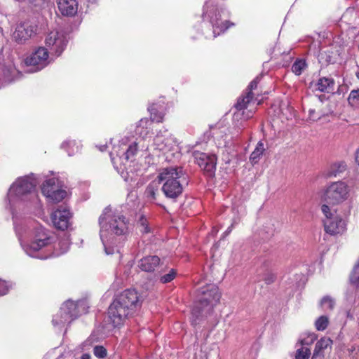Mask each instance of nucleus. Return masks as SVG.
<instances>
[{
    "mask_svg": "<svg viewBox=\"0 0 359 359\" xmlns=\"http://www.w3.org/2000/svg\"><path fill=\"white\" fill-rule=\"evenodd\" d=\"M15 234L24 252L29 257L45 259L39 251L55 241L53 233L36 221L14 215L13 221Z\"/></svg>",
    "mask_w": 359,
    "mask_h": 359,
    "instance_id": "1",
    "label": "nucleus"
},
{
    "mask_svg": "<svg viewBox=\"0 0 359 359\" xmlns=\"http://www.w3.org/2000/svg\"><path fill=\"white\" fill-rule=\"evenodd\" d=\"M100 237L107 255L119 253L129 234L130 224L121 212L106 208L99 217Z\"/></svg>",
    "mask_w": 359,
    "mask_h": 359,
    "instance_id": "2",
    "label": "nucleus"
},
{
    "mask_svg": "<svg viewBox=\"0 0 359 359\" xmlns=\"http://www.w3.org/2000/svg\"><path fill=\"white\" fill-rule=\"evenodd\" d=\"M42 179L41 175H30L18 177L10 187L6 208L8 209L14 220V215H18V210H21L29 204L36 205L39 202L36 187Z\"/></svg>",
    "mask_w": 359,
    "mask_h": 359,
    "instance_id": "3",
    "label": "nucleus"
},
{
    "mask_svg": "<svg viewBox=\"0 0 359 359\" xmlns=\"http://www.w3.org/2000/svg\"><path fill=\"white\" fill-rule=\"evenodd\" d=\"M229 12L224 8V0H208L202 14L203 34L208 39H215L234 24L226 20Z\"/></svg>",
    "mask_w": 359,
    "mask_h": 359,
    "instance_id": "4",
    "label": "nucleus"
},
{
    "mask_svg": "<svg viewBox=\"0 0 359 359\" xmlns=\"http://www.w3.org/2000/svg\"><path fill=\"white\" fill-rule=\"evenodd\" d=\"M137 151V144L130 142L128 137L122 138L114 143L109 153L114 169L121 175L126 182H135L137 175L130 168Z\"/></svg>",
    "mask_w": 359,
    "mask_h": 359,
    "instance_id": "5",
    "label": "nucleus"
},
{
    "mask_svg": "<svg viewBox=\"0 0 359 359\" xmlns=\"http://www.w3.org/2000/svg\"><path fill=\"white\" fill-rule=\"evenodd\" d=\"M158 179L162 183L161 190L165 197L173 202L182 196L188 185V176L180 166H170L161 170Z\"/></svg>",
    "mask_w": 359,
    "mask_h": 359,
    "instance_id": "6",
    "label": "nucleus"
},
{
    "mask_svg": "<svg viewBox=\"0 0 359 359\" xmlns=\"http://www.w3.org/2000/svg\"><path fill=\"white\" fill-rule=\"evenodd\" d=\"M258 83V77L252 80L246 92L238 98L234 105L236 111L233 115V121L239 130H243L248 126L247 120L252 118L255 111V108L248 109V107L253 102L252 90L257 88Z\"/></svg>",
    "mask_w": 359,
    "mask_h": 359,
    "instance_id": "7",
    "label": "nucleus"
},
{
    "mask_svg": "<svg viewBox=\"0 0 359 359\" xmlns=\"http://www.w3.org/2000/svg\"><path fill=\"white\" fill-rule=\"evenodd\" d=\"M198 301L194 304L191 311V324H198V320L204 315L209 313L213 306L219 301L221 297L219 289L214 285L202 287Z\"/></svg>",
    "mask_w": 359,
    "mask_h": 359,
    "instance_id": "8",
    "label": "nucleus"
},
{
    "mask_svg": "<svg viewBox=\"0 0 359 359\" xmlns=\"http://www.w3.org/2000/svg\"><path fill=\"white\" fill-rule=\"evenodd\" d=\"M88 309V305L86 300H79L76 302L67 300L62 305L59 311L53 316V325L60 330L79 316L86 313Z\"/></svg>",
    "mask_w": 359,
    "mask_h": 359,
    "instance_id": "9",
    "label": "nucleus"
},
{
    "mask_svg": "<svg viewBox=\"0 0 359 359\" xmlns=\"http://www.w3.org/2000/svg\"><path fill=\"white\" fill-rule=\"evenodd\" d=\"M44 43L50 56L59 57L67 46V35L61 30H51L45 35Z\"/></svg>",
    "mask_w": 359,
    "mask_h": 359,
    "instance_id": "10",
    "label": "nucleus"
},
{
    "mask_svg": "<svg viewBox=\"0 0 359 359\" xmlns=\"http://www.w3.org/2000/svg\"><path fill=\"white\" fill-rule=\"evenodd\" d=\"M325 218L323 220L325 231L330 235L343 233L346 229V222L340 216L334 214L330 207L324 204L321 208Z\"/></svg>",
    "mask_w": 359,
    "mask_h": 359,
    "instance_id": "11",
    "label": "nucleus"
},
{
    "mask_svg": "<svg viewBox=\"0 0 359 359\" xmlns=\"http://www.w3.org/2000/svg\"><path fill=\"white\" fill-rule=\"evenodd\" d=\"M50 61L49 52L44 47H39L25 57V64L27 72L34 73L45 68Z\"/></svg>",
    "mask_w": 359,
    "mask_h": 359,
    "instance_id": "12",
    "label": "nucleus"
},
{
    "mask_svg": "<svg viewBox=\"0 0 359 359\" xmlns=\"http://www.w3.org/2000/svg\"><path fill=\"white\" fill-rule=\"evenodd\" d=\"M152 147L165 154L170 151H178V144L176 138L168 132V129L159 130L154 138Z\"/></svg>",
    "mask_w": 359,
    "mask_h": 359,
    "instance_id": "13",
    "label": "nucleus"
},
{
    "mask_svg": "<svg viewBox=\"0 0 359 359\" xmlns=\"http://www.w3.org/2000/svg\"><path fill=\"white\" fill-rule=\"evenodd\" d=\"M41 192L51 203H59L67 196L66 190L56 177L46 180L41 186Z\"/></svg>",
    "mask_w": 359,
    "mask_h": 359,
    "instance_id": "14",
    "label": "nucleus"
},
{
    "mask_svg": "<svg viewBox=\"0 0 359 359\" xmlns=\"http://www.w3.org/2000/svg\"><path fill=\"white\" fill-rule=\"evenodd\" d=\"M349 189L345 182L339 181L330 184L324 193V201L332 205L339 204L348 198Z\"/></svg>",
    "mask_w": 359,
    "mask_h": 359,
    "instance_id": "15",
    "label": "nucleus"
},
{
    "mask_svg": "<svg viewBox=\"0 0 359 359\" xmlns=\"http://www.w3.org/2000/svg\"><path fill=\"white\" fill-rule=\"evenodd\" d=\"M165 109L166 107L164 105H160V110H158L155 104H150L148 110L150 112L151 119L142 118L136 126V133L143 137H145L149 133L153 121L157 123L163 121Z\"/></svg>",
    "mask_w": 359,
    "mask_h": 359,
    "instance_id": "16",
    "label": "nucleus"
},
{
    "mask_svg": "<svg viewBox=\"0 0 359 359\" xmlns=\"http://www.w3.org/2000/svg\"><path fill=\"white\" fill-rule=\"evenodd\" d=\"M122 306L126 308L130 314L134 316L140 309L142 303V297L137 290L128 289L124 290L115 299Z\"/></svg>",
    "mask_w": 359,
    "mask_h": 359,
    "instance_id": "17",
    "label": "nucleus"
},
{
    "mask_svg": "<svg viewBox=\"0 0 359 359\" xmlns=\"http://www.w3.org/2000/svg\"><path fill=\"white\" fill-rule=\"evenodd\" d=\"M133 316L126 310L123 306L115 300L110 304L108 309V321L113 327H121L126 320Z\"/></svg>",
    "mask_w": 359,
    "mask_h": 359,
    "instance_id": "18",
    "label": "nucleus"
},
{
    "mask_svg": "<svg viewBox=\"0 0 359 359\" xmlns=\"http://www.w3.org/2000/svg\"><path fill=\"white\" fill-rule=\"evenodd\" d=\"M72 213L65 205H60L50 215L53 225L57 229L65 231L72 225Z\"/></svg>",
    "mask_w": 359,
    "mask_h": 359,
    "instance_id": "19",
    "label": "nucleus"
},
{
    "mask_svg": "<svg viewBox=\"0 0 359 359\" xmlns=\"http://www.w3.org/2000/svg\"><path fill=\"white\" fill-rule=\"evenodd\" d=\"M192 155L195 163L208 176H214L217 165V157L215 154H208L195 150Z\"/></svg>",
    "mask_w": 359,
    "mask_h": 359,
    "instance_id": "20",
    "label": "nucleus"
},
{
    "mask_svg": "<svg viewBox=\"0 0 359 359\" xmlns=\"http://www.w3.org/2000/svg\"><path fill=\"white\" fill-rule=\"evenodd\" d=\"M36 27L29 22L18 24L13 32V38L18 43H23L36 33Z\"/></svg>",
    "mask_w": 359,
    "mask_h": 359,
    "instance_id": "21",
    "label": "nucleus"
},
{
    "mask_svg": "<svg viewBox=\"0 0 359 359\" xmlns=\"http://www.w3.org/2000/svg\"><path fill=\"white\" fill-rule=\"evenodd\" d=\"M57 8L64 16H74L78 11L77 0H57Z\"/></svg>",
    "mask_w": 359,
    "mask_h": 359,
    "instance_id": "22",
    "label": "nucleus"
},
{
    "mask_svg": "<svg viewBox=\"0 0 359 359\" xmlns=\"http://www.w3.org/2000/svg\"><path fill=\"white\" fill-rule=\"evenodd\" d=\"M332 345V341L329 337H323L317 341L315 346L311 359H323L325 353L330 350Z\"/></svg>",
    "mask_w": 359,
    "mask_h": 359,
    "instance_id": "23",
    "label": "nucleus"
},
{
    "mask_svg": "<svg viewBox=\"0 0 359 359\" xmlns=\"http://www.w3.org/2000/svg\"><path fill=\"white\" fill-rule=\"evenodd\" d=\"M160 264V258L158 256L152 255L143 257L139 262V267L144 271H154Z\"/></svg>",
    "mask_w": 359,
    "mask_h": 359,
    "instance_id": "24",
    "label": "nucleus"
},
{
    "mask_svg": "<svg viewBox=\"0 0 359 359\" xmlns=\"http://www.w3.org/2000/svg\"><path fill=\"white\" fill-rule=\"evenodd\" d=\"M71 241L69 234L67 233H63L62 236H60L57 243L54 245L56 255H59L67 252L69 249Z\"/></svg>",
    "mask_w": 359,
    "mask_h": 359,
    "instance_id": "25",
    "label": "nucleus"
},
{
    "mask_svg": "<svg viewBox=\"0 0 359 359\" xmlns=\"http://www.w3.org/2000/svg\"><path fill=\"white\" fill-rule=\"evenodd\" d=\"M144 195L148 201L158 204V186L157 183L154 182L149 183L144 191Z\"/></svg>",
    "mask_w": 359,
    "mask_h": 359,
    "instance_id": "26",
    "label": "nucleus"
},
{
    "mask_svg": "<svg viewBox=\"0 0 359 359\" xmlns=\"http://www.w3.org/2000/svg\"><path fill=\"white\" fill-rule=\"evenodd\" d=\"M61 148L72 156L80 151L81 144L76 140H67L61 144Z\"/></svg>",
    "mask_w": 359,
    "mask_h": 359,
    "instance_id": "27",
    "label": "nucleus"
},
{
    "mask_svg": "<svg viewBox=\"0 0 359 359\" xmlns=\"http://www.w3.org/2000/svg\"><path fill=\"white\" fill-rule=\"evenodd\" d=\"M334 81L332 78L323 77L320 78L317 83V90L320 92L330 93L333 90Z\"/></svg>",
    "mask_w": 359,
    "mask_h": 359,
    "instance_id": "28",
    "label": "nucleus"
},
{
    "mask_svg": "<svg viewBox=\"0 0 359 359\" xmlns=\"http://www.w3.org/2000/svg\"><path fill=\"white\" fill-rule=\"evenodd\" d=\"M359 353V346L355 344H350L342 350L339 359H355Z\"/></svg>",
    "mask_w": 359,
    "mask_h": 359,
    "instance_id": "29",
    "label": "nucleus"
},
{
    "mask_svg": "<svg viewBox=\"0 0 359 359\" xmlns=\"http://www.w3.org/2000/svg\"><path fill=\"white\" fill-rule=\"evenodd\" d=\"M264 150L265 149L263 142L259 141L257 143L255 150L250 154V161L251 163L253 164L257 163L262 156Z\"/></svg>",
    "mask_w": 359,
    "mask_h": 359,
    "instance_id": "30",
    "label": "nucleus"
},
{
    "mask_svg": "<svg viewBox=\"0 0 359 359\" xmlns=\"http://www.w3.org/2000/svg\"><path fill=\"white\" fill-rule=\"evenodd\" d=\"M344 314L348 319H356L358 328L359 329V304L353 307H346L344 311Z\"/></svg>",
    "mask_w": 359,
    "mask_h": 359,
    "instance_id": "31",
    "label": "nucleus"
},
{
    "mask_svg": "<svg viewBox=\"0 0 359 359\" xmlns=\"http://www.w3.org/2000/svg\"><path fill=\"white\" fill-rule=\"evenodd\" d=\"M22 3H26L31 7L36 9H43L48 7L50 0H23Z\"/></svg>",
    "mask_w": 359,
    "mask_h": 359,
    "instance_id": "32",
    "label": "nucleus"
},
{
    "mask_svg": "<svg viewBox=\"0 0 359 359\" xmlns=\"http://www.w3.org/2000/svg\"><path fill=\"white\" fill-rule=\"evenodd\" d=\"M137 228L142 234H147L151 232V228L149 225L147 218L141 215L137 221Z\"/></svg>",
    "mask_w": 359,
    "mask_h": 359,
    "instance_id": "33",
    "label": "nucleus"
},
{
    "mask_svg": "<svg viewBox=\"0 0 359 359\" xmlns=\"http://www.w3.org/2000/svg\"><path fill=\"white\" fill-rule=\"evenodd\" d=\"M334 305L335 302L334 299L330 296H325L323 297L320 303V306L324 311L333 310Z\"/></svg>",
    "mask_w": 359,
    "mask_h": 359,
    "instance_id": "34",
    "label": "nucleus"
},
{
    "mask_svg": "<svg viewBox=\"0 0 359 359\" xmlns=\"http://www.w3.org/2000/svg\"><path fill=\"white\" fill-rule=\"evenodd\" d=\"M329 323V318L325 315H323L316 320L314 325L318 331H324L327 327Z\"/></svg>",
    "mask_w": 359,
    "mask_h": 359,
    "instance_id": "35",
    "label": "nucleus"
},
{
    "mask_svg": "<svg viewBox=\"0 0 359 359\" xmlns=\"http://www.w3.org/2000/svg\"><path fill=\"white\" fill-rule=\"evenodd\" d=\"M306 66V62L304 60H297L292 66V71L296 75L302 74L303 70Z\"/></svg>",
    "mask_w": 359,
    "mask_h": 359,
    "instance_id": "36",
    "label": "nucleus"
},
{
    "mask_svg": "<svg viewBox=\"0 0 359 359\" xmlns=\"http://www.w3.org/2000/svg\"><path fill=\"white\" fill-rule=\"evenodd\" d=\"M177 271L174 269H169L168 272L160 276L159 280L161 283H168L176 277Z\"/></svg>",
    "mask_w": 359,
    "mask_h": 359,
    "instance_id": "37",
    "label": "nucleus"
},
{
    "mask_svg": "<svg viewBox=\"0 0 359 359\" xmlns=\"http://www.w3.org/2000/svg\"><path fill=\"white\" fill-rule=\"evenodd\" d=\"M311 356V351L308 347L302 346L295 353L296 359H309Z\"/></svg>",
    "mask_w": 359,
    "mask_h": 359,
    "instance_id": "38",
    "label": "nucleus"
},
{
    "mask_svg": "<svg viewBox=\"0 0 359 359\" xmlns=\"http://www.w3.org/2000/svg\"><path fill=\"white\" fill-rule=\"evenodd\" d=\"M305 334L306 336L302 337L300 339V343L302 346L311 344L317 338V336L314 332H309Z\"/></svg>",
    "mask_w": 359,
    "mask_h": 359,
    "instance_id": "39",
    "label": "nucleus"
},
{
    "mask_svg": "<svg viewBox=\"0 0 359 359\" xmlns=\"http://www.w3.org/2000/svg\"><path fill=\"white\" fill-rule=\"evenodd\" d=\"M348 102L352 106L357 105L359 103V90L351 91L348 97Z\"/></svg>",
    "mask_w": 359,
    "mask_h": 359,
    "instance_id": "40",
    "label": "nucleus"
},
{
    "mask_svg": "<svg viewBox=\"0 0 359 359\" xmlns=\"http://www.w3.org/2000/svg\"><path fill=\"white\" fill-rule=\"evenodd\" d=\"M93 353L97 358L102 359L106 357L107 350L102 346H96L93 348Z\"/></svg>",
    "mask_w": 359,
    "mask_h": 359,
    "instance_id": "41",
    "label": "nucleus"
},
{
    "mask_svg": "<svg viewBox=\"0 0 359 359\" xmlns=\"http://www.w3.org/2000/svg\"><path fill=\"white\" fill-rule=\"evenodd\" d=\"M11 287V284L4 280L0 279V297L6 295L8 292Z\"/></svg>",
    "mask_w": 359,
    "mask_h": 359,
    "instance_id": "42",
    "label": "nucleus"
},
{
    "mask_svg": "<svg viewBox=\"0 0 359 359\" xmlns=\"http://www.w3.org/2000/svg\"><path fill=\"white\" fill-rule=\"evenodd\" d=\"M276 280V276L271 271L266 272L263 278V280L268 285L271 284Z\"/></svg>",
    "mask_w": 359,
    "mask_h": 359,
    "instance_id": "43",
    "label": "nucleus"
},
{
    "mask_svg": "<svg viewBox=\"0 0 359 359\" xmlns=\"http://www.w3.org/2000/svg\"><path fill=\"white\" fill-rule=\"evenodd\" d=\"M309 120V121H316L318 120H319L320 118V115H317L316 113V111L314 109H309V117H308Z\"/></svg>",
    "mask_w": 359,
    "mask_h": 359,
    "instance_id": "44",
    "label": "nucleus"
},
{
    "mask_svg": "<svg viewBox=\"0 0 359 359\" xmlns=\"http://www.w3.org/2000/svg\"><path fill=\"white\" fill-rule=\"evenodd\" d=\"M335 165H337L338 166V168H339V172H341L342 170H344L346 168V165L344 163L341 162V163H339L337 164H334V166Z\"/></svg>",
    "mask_w": 359,
    "mask_h": 359,
    "instance_id": "45",
    "label": "nucleus"
},
{
    "mask_svg": "<svg viewBox=\"0 0 359 359\" xmlns=\"http://www.w3.org/2000/svg\"><path fill=\"white\" fill-rule=\"evenodd\" d=\"M151 104H155L156 107H157L158 110H160V105L165 106V102L163 101H162V100H161V101H159V102H158L156 103H152Z\"/></svg>",
    "mask_w": 359,
    "mask_h": 359,
    "instance_id": "46",
    "label": "nucleus"
},
{
    "mask_svg": "<svg viewBox=\"0 0 359 359\" xmlns=\"http://www.w3.org/2000/svg\"><path fill=\"white\" fill-rule=\"evenodd\" d=\"M233 224L228 227V229L224 233V236H227L232 230Z\"/></svg>",
    "mask_w": 359,
    "mask_h": 359,
    "instance_id": "47",
    "label": "nucleus"
},
{
    "mask_svg": "<svg viewBox=\"0 0 359 359\" xmlns=\"http://www.w3.org/2000/svg\"><path fill=\"white\" fill-rule=\"evenodd\" d=\"M355 161L359 165V148L357 149L355 152Z\"/></svg>",
    "mask_w": 359,
    "mask_h": 359,
    "instance_id": "48",
    "label": "nucleus"
},
{
    "mask_svg": "<svg viewBox=\"0 0 359 359\" xmlns=\"http://www.w3.org/2000/svg\"><path fill=\"white\" fill-rule=\"evenodd\" d=\"M90 355L87 353L83 354V355L81 356V359H90Z\"/></svg>",
    "mask_w": 359,
    "mask_h": 359,
    "instance_id": "49",
    "label": "nucleus"
},
{
    "mask_svg": "<svg viewBox=\"0 0 359 359\" xmlns=\"http://www.w3.org/2000/svg\"><path fill=\"white\" fill-rule=\"evenodd\" d=\"M106 148H107V146H106V145H102V146L100 147V148H99V149H100V150L101 151H104L106 149Z\"/></svg>",
    "mask_w": 359,
    "mask_h": 359,
    "instance_id": "50",
    "label": "nucleus"
},
{
    "mask_svg": "<svg viewBox=\"0 0 359 359\" xmlns=\"http://www.w3.org/2000/svg\"><path fill=\"white\" fill-rule=\"evenodd\" d=\"M97 0H87L88 2L89 3H91V4H94L96 2Z\"/></svg>",
    "mask_w": 359,
    "mask_h": 359,
    "instance_id": "51",
    "label": "nucleus"
},
{
    "mask_svg": "<svg viewBox=\"0 0 359 359\" xmlns=\"http://www.w3.org/2000/svg\"><path fill=\"white\" fill-rule=\"evenodd\" d=\"M356 76L359 79V71L356 73Z\"/></svg>",
    "mask_w": 359,
    "mask_h": 359,
    "instance_id": "52",
    "label": "nucleus"
}]
</instances>
